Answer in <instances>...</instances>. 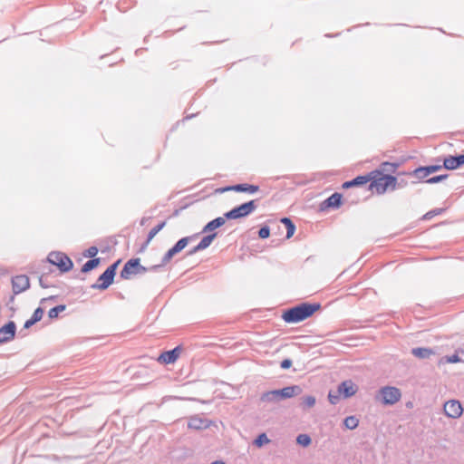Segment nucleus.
<instances>
[{
	"label": "nucleus",
	"mask_w": 464,
	"mask_h": 464,
	"mask_svg": "<svg viewBox=\"0 0 464 464\" xmlns=\"http://www.w3.org/2000/svg\"><path fill=\"white\" fill-rule=\"evenodd\" d=\"M321 307L320 303L302 302L284 310L281 317L286 324H298L312 317Z\"/></svg>",
	"instance_id": "f257e3e1"
},
{
	"label": "nucleus",
	"mask_w": 464,
	"mask_h": 464,
	"mask_svg": "<svg viewBox=\"0 0 464 464\" xmlns=\"http://www.w3.org/2000/svg\"><path fill=\"white\" fill-rule=\"evenodd\" d=\"M303 392L299 385H289L282 389H276L263 392L260 396L262 402H278L301 394Z\"/></svg>",
	"instance_id": "f03ea898"
},
{
	"label": "nucleus",
	"mask_w": 464,
	"mask_h": 464,
	"mask_svg": "<svg viewBox=\"0 0 464 464\" xmlns=\"http://www.w3.org/2000/svg\"><path fill=\"white\" fill-rule=\"evenodd\" d=\"M121 259L116 260L112 264H111L103 273H102L96 283L91 285L92 289H98L101 291H104L110 287L113 284L114 277L117 273L118 266L121 263Z\"/></svg>",
	"instance_id": "7ed1b4c3"
},
{
	"label": "nucleus",
	"mask_w": 464,
	"mask_h": 464,
	"mask_svg": "<svg viewBox=\"0 0 464 464\" xmlns=\"http://www.w3.org/2000/svg\"><path fill=\"white\" fill-rule=\"evenodd\" d=\"M46 260L51 265L55 266L62 274L71 271L73 267L72 259L63 252L52 251Z\"/></svg>",
	"instance_id": "20e7f679"
},
{
	"label": "nucleus",
	"mask_w": 464,
	"mask_h": 464,
	"mask_svg": "<svg viewBox=\"0 0 464 464\" xmlns=\"http://www.w3.org/2000/svg\"><path fill=\"white\" fill-rule=\"evenodd\" d=\"M256 202L257 199H252L236 206L225 213V218H227V220L246 218L256 210L257 208Z\"/></svg>",
	"instance_id": "39448f33"
},
{
	"label": "nucleus",
	"mask_w": 464,
	"mask_h": 464,
	"mask_svg": "<svg viewBox=\"0 0 464 464\" xmlns=\"http://www.w3.org/2000/svg\"><path fill=\"white\" fill-rule=\"evenodd\" d=\"M144 273H146V266L140 264V259L139 257H133L124 264L121 270L120 276L124 280H128L131 276Z\"/></svg>",
	"instance_id": "423d86ee"
},
{
	"label": "nucleus",
	"mask_w": 464,
	"mask_h": 464,
	"mask_svg": "<svg viewBox=\"0 0 464 464\" xmlns=\"http://www.w3.org/2000/svg\"><path fill=\"white\" fill-rule=\"evenodd\" d=\"M380 393L382 396V402L384 405H393L399 401L401 397L400 389L394 386H384L381 388Z\"/></svg>",
	"instance_id": "0eeeda50"
},
{
	"label": "nucleus",
	"mask_w": 464,
	"mask_h": 464,
	"mask_svg": "<svg viewBox=\"0 0 464 464\" xmlns=\"http://www.w3.org/2000/svg\"><path fill=\"white\" fill-rule=\"evenodd\" d=\"M196 236L197 235L184 237L179 239L162 256L163 264H168L173 256L181 252Z\"/></svg>",
	"instance_id": "6e6552de"
},
{
	"label": "nucleus",
	"mask_w": 464,
	"mask_h": 464,
	"mask_svg": "<svg viewBox=\"0 0 464 464\" xmlns=\"http://www.w3.org/2000/svg\"><path fill=\"white\" fill-rule=\"evenodd\" d=\"M443 165L433 164L427 166H419L412 171L407 172V175L413 176L418 179L419 181L424 182L425 179L432 173L440 170Z\"/></svg>",
	"instance_id": "1a4fd4ad"
},
{
	"label": "nucleus",
	"mask_w": 464,
	"mask_h": 464,
	"mask_svg": "<svg viewBox=\"0 0 464 464\" xmlns=\"http://www.w3.org/2000/svg\"><path fill=\"white\" fill-rule=\"evenodd\" d=\"M377 173H373L371 175L372 178L370 179V184L368 187V190H372L375 188L376 193L378 195H383L389 188L387 185V181L382 179V170H377Z\"/></svg>",
	"instance_id": "9d476101"
},
{
	"label": "nucleus",
	"mask_w": 464,
	"mask_h": 464,
	"mask_svg": "<svg viewBox=\"0 0 464 464\" xmlns=\"http://www.w3.org/2000/svg\"><path fill=\"white\" fill-rule=\"evenodd\" d=\"M343 204V194L339 192H334L324 201H322L319 205L320 211H326L330 208L337 209Z\"/></svg>",
	"instance_id": "9b49d317"
},
{
	"label": "nucleus",
	"mask_w": 464,
	"mask_h": 464,
	"mask_svg": "<svg viewBox=\"0 0 464 464\" xmlns=\"http://www.w3.org/2000/svg\"><path fill=\"white\" fill-rule=\"evenodd\" d=\"M181 351L182 346L177 345L173 349L162 352L157 361L161 364H172L179 359Z\"/></svg>",
	"instance_id": "f8f14e48"
},
{
	"label": "nucleus",
	"mask_w": 464,
	"mask_h": 464,
	"mask_svg": "<svg viewBox=\"0 0 464 464\" xmlns=\"http://www.w3.org/2000/svg\"><path fill=\"white\" fill-rule=\"evenodd\" d=\"M444 412L449 418L457 419L463 413L462 404L459 400H450L444 403Z\"/></svg>",
	"instance_id": "ddd939ff"
},
{
	"label": "nucleus",
	"mask_w": 464,
	"mask_h": 464,
	"mask_svg": "<svg viewBox=\"0 0 464 464\" xmlns=\"http://www.w3.org/2000/svg\"><path fill=\"white\" fill-rule=\"evenodd\" d=\"M16 334V324L14 321H8L0 327V343L12 341Z\"/></svg>",
	"instance_id": "4468645a"
},
{
	"label": "nucleus",
	"mask_w": 464,
	"mask_h": 464,
	"mask_svg": "<svg viewBox=\"0 0 464 464\" xmlns=\"http://www.w3.org/2000/svg\"><path fill=\"white\" fill-rule=\"evenodd\" d=\"M14 295H19L30 287V280L26 275L15 276L12 278Z\"/></svg>",
	"instance_id": "2eb2a0df"
},
{
	"label": "nucleus",
	"mask_w": 464,
	"mask_h": 464,
	"mask_svg": "<svg viewBox=\"0 0 464 464\" xmlns=\"http://www.w3.org/2000/svg\"><path fill=\"white\" fill-rule=\"evenodd\" d=\"M464 165V153L449 155L443 160V168L449 170H455Z\"/></svg>",
	"instance_id": "dca6fc26"
},
{
	"label": "nucleus",
	"mask_w": 464,
	"mask_h": 464,
	"mask_svg": "<svg viewBox=\"0 0 464 464\" xmlns=\"http://www.w3.org/2000/svg\"><path fill=\"white\" fill-rule=\"evenodd\" d=\"M221 191H236L239 193L254 194L259 190V186L248 183H239L232 186H227L220 189Z\"/></svg>",
	"instance_id": "f3484780"
},
{
	"label": "nucleus",
	"mask_w": 464,
	"mask_h": 464,
	"mask_svg": "<svg viewBox=\"0 0 464 464\" xmlns=\"http://www.w3.org/2000/svg\"><path fill=\"white\" fill-rule=\"evenodd\" d=\"M337 390L343 399H348L356 393L358 387L352 380H345L338 385Z\"/></svg>",
	"instance_id": "a211bd4d"
},
{
	"label": "nucleus",
	"mask_w": 464,
	"mask_h": 464,
	"mask_svg": "<svg viewBox=\"0 0 464 464\" xmlns=\"http://www.w3.org/2000/svg\"><path fill=\"white\" fill-rule=\"evenodd\" d=\"M377 172L378 171H371L366 175H359V176L352 179L351 180H347V181L343 182L342 187H343V188H350L353 187L363 186V185L367 184L370 181V179L372 178L371 175H372L373 173H377Z\"/></svg>",
	"instance_id": "6ab92c4d"
},
{
	"label": "nucleus",
	"mask_w": 464,
	"mask_h": 464,
	"mask_svg": "<svg viewBox=\"0 0 464 464\" xmlns=\"http://www.w3.org/2000/svg\"><path fill=\"white\" fill-rule=\"evenodd\" d=\"M188 427L197 430H205L209 427V421L205 418L195 415L189 418Z\"/></svg>",
	"instance_id": "aec40b11"
},
{
	"label": "nucleus",
	"mask_w": 464,
	"mask_h": 464,
	"mask_svg": "<svg viewBox=\"0 0 464 464\" xmlns=\"http://www.w3.org/2000/svg\"><path fill=\"white\" fill-rule=\"evenodd\" d=\"M411 354L418 359H429L432 355H436L435 349L430 347H414L411 349Z\"/></svg>",
	"instance_id": "412c9836"
},
{
	"label": "nucleus",
	"mask_w": 464,
	"mask_h": 464,
	"mask_svg": "<svg viewBox=\"0 0 464 464\" xmlns=\"http://www.w3.org/2000/svg\"><path fill=\"white\" fill-rule=\"evenodd\" d=\"M227 218H225V214L223 215V217H218L212 220H210L209 222H208L203 229H202V233H213V231L217 228H219L221 227L225 222H226Z\"/></svg>",
	"instance_id": "4be33fe9"
},
{
	"label": "nucleus",
	"mask_w": 464,
	"mask_h": 464,
	"mask_svg": "<svg viewBox=\"0 0 464 464\" xmlns=\"http://www.w3.org/2000/svg\"><path fill=\"white\" fill-rule=\"evenodd\" d=\"M280 222L285 225L286 228L285 237L288 239L292 237L295 232L296 227L290 218L284 217L280 219Z\"/></svg>",
	"instance_id": "5701e85b"
},
{
	"label": "nucleus",
	"mask_w": 464,
	"mask_h": 464,
	"mask_svg": "<svg viewBox=\"0 0 464 464\" xmlns=\"http://www.w3.org/2000/svg\"><path fill=\"white\" fill-rule=\"evenodd\" d=\"M400 165L401 164L399 162L384 161L381 164L380 169H377L376 170H382V173H384V172L394 173L397 170V169L400 167Z\"/></svg>",
	"instance_id": "b1692460"
},
{
	"label": "nucleus",
	"mask_w": 464,
	"mask_h": 464,
	"mask_svg": "<svg viewBox=\"0 0 464 464\" xmlns=\"http://www.w3.org/2000/svg\"><path fill=\"white\" fill-rule=\"evenodd\" d=\"M101 259L100 258H93L86 261L82 268L81 272L83 274L89 273L92 270L95 269L100 265Z\"/></svg>",
	"instance_id": "393cba45"
},
{
	"label": "nucleus",
	"mask_w": 464,
	"mask_h": 464,
	"mask_svg": "<svg viewBox=\"0 0 464 464\" xmlns=\"http://www.w3.org/2000/svg\"><path fill=\"white\" fill-rule=\"evenodd\" d=\"M217 236V232L208 233V235L204 236L198 243V247H202L203 249L208 248L212 244Z\"/></svg>",
	"instance_id": "a878e982"
},
{
	"label": "nucleus",
	"mask_w": 464,
	"mask_h": 464,
	"mask_svg": "<svg viewBox=\"0 0 464 464\" xmlns=\"http://www.w3.org/2000/svg\"><path fill=\"white\" fill-rule=\"evenodd\" d=\"M461 362L460 357L458 353H454L451 355H445L440 358L438 364H445V363H457Z\"/></svg>",
	"instance_id": "bb28decb"
},
{
	"label": "nucleus",
	"mask_w": 464,
	"mask_h": 464,
	"mask_svg": "<svg viewBox=\"0 0 464 464\" xmlns=\"http://www.w3.org/2000/svg\"><path fill=\"white\" fill-rule=\"evenodd\" d=\"M382 179L387 181L388 188H390L392 191L397 189V177L389 173H382Z\"/></svg>",
	"instance_id": "cd10ccee"
},
{
	"label": "nucleus",
	"mask_w": 464,
	"mask_h": 464,
	"mask_svg": "<svg viewBox=\"0 0 464 464\" xmlns=\"http://www.w3.org/2000/svg\"><path fill=\"white\" fill-rule=\"evenodd\" d=\"M65 310H66V305L65 304H58V305L51 308L48 311V317L51 320L56 319V318L59 317L60 313H62V312H63Z\"/></svg>",
	"instance_id": "c85d7f7f"
},
{
	"label": "nucleus",
	"mask_w": 464,
	"mask_h": 464,
	"mask_svg": "<svg viewBox=\"0 0 464 464\" xmlns=\"http://www.w3.org/2000/svg\"><path fill=\"white\" fill-rule=\"evenodd\" d=\"M343 425L348 430H354L359 425V420L355 416H347L343 420Z\"/></svg>",
	"instance_id": "c756f323"
},
{
	"label": "nucleus",
	"mask_w": 464,
	"mask_h": 464,
	"mask_svg": "<svg viewBox=\"0 0 464 464\" xmlns=\"http://www.w3.org/2000/svg\"><path fill=\"white\" fill-rule=\"evenodd\" d=\"M316 399L313 395H306L302 398L301 407L306 410L314 406Z\"/></svg>",
	"instance_id": "7c9ffc66"
},
{
	"label": "nucleus",
	"mask_w": 464,
	"mask_h": 464,
	"mask_svg": "<svg viewBox=\"0 0 464 464\" xmlns=\"http://www.w3.org/2000/svg\"><path fill=\"white\" fill-rule=\"evenodd\" d=\"M269 442L270 440L268 439L267 435L265 432H262L256 437V439L253 441V444L257 448H261Z\"/></svg>",
	"instance_id": "2f4dec72"
},
{
	"label": "nucleus",
	"mask_w": 464,
	"mask_h": 464,
	"mask_svg": "<svg viewBox=\"0 0 464 464\" xmlns=\"http://www.w3.org/2000/svg\"><path fill=\"white\" fill-rule=\"evenodd\" d=\"M296 443L304 448L311 445L312 439L308 434L301 433L296 437Z\"/></svg>",
	"instance_id": "473e14b6"
},
{
	"label": "nucleus",
	"mask_w": 464,
	"mask_h": 464,
	"mask_svg": "<svg viewBox=\"0 0 464 464\" xmlns=\"http://www.w3.org/2000/svg\"><path fill=\"white\" fill-rule=\"evenodd\" d=\"M166 226V221H161L160 222L158 225H156L154 227H152L148 235H147V237H148V241H151L154 237L161 230L163 229V227Z\"/></svg>",
	"instance_id": "72a5a7b5"
},
{
	"label": "nucleus",
	"mask_w": 464,
	"mask_h": 464,
	"mask_svg": "<svg viewBox=\"0 0 464 464\" xmlns=\"http://www.w3.org/2000/svg\"><path fill=\"white\" fill-rule=\"evenodd\" d=\"M445 210H446V208H433V209L428 211L426 214H424L422 216L421 219H423V220L431 219L433 217L442 214Z\"/></svg>",
	"instance_id": "f704fd0d"
},
{
	"label": "nucleus",
	"mask_w": 464,
	"mask_h": 464,
	"mask_svg": "<svg viewBox=\"0 0 464 464\" xmlns=\"http://www.w3.org/2000/svg\"><path fill=\"white\" fill-rule=\"evenodd\" d=\"M448 177H449L448 174L436 175V176H433L431 178L425 179L424 182L428 183V184H437V183H440V182L447 179Z\"/></svg>",
	"instance_id": "c9c22d12"
},
{
	"label": "nucleus",
	"mask_w": 464,
	"mask_h": 464,
	"mask_svg": "<svg viewBox=\"0 0 464 464\" xmlns=\"http://www.w3.org/2000/svg\"><path fill=\"white\" fill-rule=\"evenodd\" d=\"M341 397H342V394L339 393L338 390H337V392L330 391L328 393V401L333 405H336L340 401Z\"/></svg>",
	"instance_id": "e433bc0d"
},
{
	"label": "nucleus",
	"mask_w": 464,
	"mask_h": 464,
	"mask_svg": "<svg viewBox=\"0 0 464 464\" xmlns=\"http://www.w3.org/2000/svg\"><path fill=\"white\" fill-rule=\"evenodd\" d=\"M167 264H163V258H161V261L160 264L158 265H153V266H146V273L147 272H153V273H158V272H160L162 271L163 267L166 266Z\"/></svg>",
	"instance_id": "4c0bfd02"
},
{
	"label": "nucleus",
	"mask_w": 464,
	"mask_h": 464,
	"mask_svg": "<svg viewBox=\"0 0 464 464\" xmlns=\"http://www.w3.org/2000/svg\"><path fill=\"white\" fill-rule=\"evenodd\" d=\"M270 236V227L267 225L262 226L258 230V237L261 239L268 238Z\"/></svg>",
	"instance_id": "58836bf2"
},
{
	"label": "nucleus",
	"mask_w": 464,
	"mask_h": 464,
	"mask_svg": "<svg viewBox=\"0 0 464 464\" xmlns=\"http://www.w3.org/2000/svg\"><path fill=\"white\" fill-rule=\"evenodd\" d=\"M98 247L95 246H90L88 249H86L84 252H83V256L85 257H90L91 259H93V258H96V255L98 254Z\"/></svg>",
	"instance_id": "ea45409f"
},
{
	"label": "nucleus",
	"mask_w": 464,
	"mask_h": 464,
	"mask_svg": "<svg viewBox=\"0 0 464 464\" xmlns=\"http://www.w3.org/2000/svg\"><path fill=\"white\" fill-rule=\"evenodd\" d=\"M44 313V309L39 306L34 311L31 318L37 323L43 318Z\"/></svg>",
	"instance_id": "a19ab883"
},
{
	"label": "nucleus",
	"mask_w": 464,
	"mask_h": 464,
	"mask_svg": "<svg viewBox=\"0 0 464 464\" xmlns=\"http://www.w3.org/2000/svg\"><path fill=\"white\" fill-rule=\"evenodd\" d=\"M292 364L293 361L289 358H285L280 362V367L284 370H287L292 366Z\"/></svg>",
	"instance_id": "79ce46f5"
},
{
	"label": "nucleus",
	"mask_w": 464,
	"mask_h": 464,
	"mask_svg": "<svg viewBox=\"0 0 464 464\" xmlns=\"http://www.w3.org/2000/svg\"><path fill=\"white\" fill-rule=\"evenodd\" d=\"M187 207H188V205H185V206H183V207H180L179 208H176V209L172 212V214H171L170 218H176V217L179 216L180 212H181L183 209H185Z\"/></svg>",
	"instance_id": "37998d69"
},
{
	"label": "nucleus",
	"mask_w": 464,
	"mask_h": 464,
	"mask_svg": "<svg viewBox=\"0 0 464 464\" xmlns=\"http://www.w3.org/2000/svg\"><path fill=\"white\" fill-rule=\"evenodd\" d=\"M204 250L202 247H198V244L197 246H195L193 248H191L188 252V256H192L199 251H202Z\"/></svg>",
	"instance_id": "c03bdc74"
},
{
	"label": "nucleus",
	"mask_w": 464,
	"mask_h": 464,
	"mask_svg": "<svg viewBox=\"0 0 464 464\" xmlns=\"http://www.w3.org/2000/svg\"><path fill=\"white\" fill-rule=\"evenodd\" d=\"M36 322L34 321L32 318L26 320L24 324V329H29L30 327H32L34 324H35Z\"/></svg>",
	"instance_id": "a18cd8bd"
},
{
	"label": "nucleus",
	"mask_w": 464,
	"mask_h": 464,
	"mask_svg": "<svg viewBox=\"0 0 464 464\" xmlns=\"http://www.w3.org/2000/svg\"><path fill=\"white\" fill-rule=\"evenodd\" d=\"M397 188H403L407 186L408 182L405 179H398Z\"/></svg>",
	"instance_id": "49530a36"
},
{
	"label": "nucleus",
	"mask_w": 464,
	"mask_h": 464,
	"mask_svg": "<svg viewBox=\"0 0 464 464\" xmlns=\"http://www.w3.org/2000/svg\"><path fill=\"white\" fill-rule=\"evenodd\" d=\"M39 285L42 288H48L50 285L44 281V276L39 277Z\"/></svg>",
	"instance_id": "de8ad7c7"
},
{
	"label": "nucleus",
	"mask_w": 464,
	"mask_h": 464,
	"mask_svg": "<svg viewBox=\"0 0 464 464\" xmlns=\"http://www.w3.org/2000/svg\"><path fill=\"white\" fill-rule=\"evenodd\" d=\"M150 241H148V237L146 238V241L142 244V246H140V252H142L144 251L148 245L150 244Z\"/></svg>",
	"instance_id": "09e8293b"
},
{
	"label": "nucleus",
	"mask_w": 464,
	"mask_h": 464,
	"mask_svg": "<svg viewBox=\"0 0 464 464\" xmlns=\"http://www.w3.org/2000/svg\"><path fill=\"white\" fill-rule=\"evenodd\" d=\"M55 298H56V296H55V295H52V296H50V297H48V298H43V299L41 300V304L44 303V302H45V301H47V300H54Z\"/></svg>",
	"instance_id": "8fccbe9b"
},
{
	"label": "nucleus",
	"mask_w": 464,
	"mask_h": 464,
	"mask_svg": "<svg viewBox=\"0 0 464 464\" xmlns=\"http://www.w3.org/2000/svg\"><path fill=\"white\" fill-rule=\"evenodd\" d=\"M211 464H226V463L222 460H215Z\"/></svg>",
	"instance_id": "3c124183"
},
{
	"label": "nucleus",
	"mask_w": 464,
	"mask_h": 464,
	"mask_svg": "<svg viewBox=\"0 0 464 464\" xmlns=\"http://www.w3.org/2000/svg\"><path fill=\"white\" fill-rule=\"evenodd\" d=\"M194 116H195L194 114H192V115H188L185 119H186V120H188V119L193 118Z\"/></svg>",
	"instance_id": "603ef678"
},
{
	"label": "nucleus",
	"mask_w": 464,
	"mask_h": 464,
	"mask_svg": "<svg viewBox=\"0 0 464 464\" xmlns=\"http://www.w3.org/2000/svg\"><path fill=\"white\" fill-rule=\"evenodd\" d=\"M14 300V295H12V296L10 297V299H9V303L13 302Z\"/></svg>",
	"instance_id": "864d4df0"
},
{
	"label": "nucleus",
	"mask_w": 464,
	"mask_h": 464,
	"mask_svg": "<svg viewBox=\"0 0 464 464\" xmlns=\"http://www.w3.org/2000/svg\"><path fill=\"white\" fill-rule=\"evenodd\" d=\"M141 51H142V49H138V50H136V52H135V53H136V54L138 55V53H139L140 52H141Z\"/></svg>",
	"instance_id": "5fc2aeb1"
},
{
	"label": "nucleus",
	"mask_w": 464,
	"mask_h": 464,
	"mask_svg": "<svg viewBox=\"0 0 464 464\" xmlns=\"http://www.w3.org/2000/svg\"><path fill=\"white\" fill-rule=\"evenodd\" d=\"M325 36L326 37H333L334 35L327 34H325Z\"/></svg>",
	"instance_id": "6e6d98bb"
},
{
	"label": "nucleus",
	"mask_w": 464,
	"mask_h": 464,
	"mask_svg": "<svg viewBox=\"0 0 464 464\" xmlns=\"http://www.w3.org/2000/svg\"><path fill=\"white\" fill-rule=\"evenodd\" d=\"M144 223H145V218H142L141 225H143Z\"/></svg>",
	"instance_id": "4d7b16f0"
}]
</instances>
